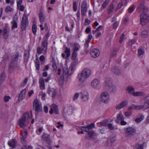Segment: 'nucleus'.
Returning a JSON list of instances; mask_svg holds the SVG:
<instances>
[{
  "label": "nucleus",
  "mask_w": 149,
  "mask_h": 149,
  "mask_svg": "<svg viewBox=\"0 0 149 149\" xmlns=\"http://www.w3.org/2000/svg\"><path fill=\"white\" fill-rule=\"evenodd\" d=\"M78 63V60H74L71 64L69 69L68 70L67 66L64 67L63 68V70L60 69L58 70V74L61 75L59 82V84L62 85L63 84L64 81L66 80L68 75L72 74L75 68V65Z\"/></svg>",
  "instance_id": "nucleus-1"
},
{
  "label": "nucleus",
  "mask_w": 149,
  "mask_h": 149,
  "mask_svg": "<svg viewBox=\"0 0 149 149\" xmlns=\"http://www.w3.org/2000/svg\"><path fill=\"white\" fill-rule=\"evenodd\" d=\"M138 11L141 13L140 15V24L143 26H145L148 22L149 17L147 14L148 8L144 5V2H141L137 8Z\"/></svg>",
  "instance_id": "nucleus-2"
},
{
  "label": "nucleus",
  "mask_w": 149,
  "mask_h": 149,
  "mask_svg": "<svg viewBox=\"0 0 149 149\" xmlns=\"http://www.w3.org/2000/svg\"><path fill=\"white\" fill-rule=\"evenodd\" d=\"M49 36V33L46 34L43 38V41L41 43V47H39L37 48V52L38 54L42 53L45 54L47 53V41Z\"/></svg>",
  "instance_id": "nucleus-3"
},
{
  "label": "nucleus",
  "mask_w": 149,
  "mask_h": 149,
  "mask_svg": "<svg viewBox=\"0 0 149 149\" xmlns=\"http://www.w3.org/2000/svg\"><path fill=\"white\" fill-rule=\"evenodd\" d=\"M31 116H29V113L26 112L22 116V118L19 122V124L21 127L23 128L26 125V123H28L29 122L30 119L32 118V114L31 111H30Z\"/></svg>",
  "instance_id": "nucleus-4"
},
{
  "label": "nucleus",
  "mask_w": 149,
  "mask_h": 149,
  "mask_svg": "<svg viewBox=\"0 0 149 149\" xmlns=\"http://www.w3.org/2000/svg\"><path fill=\"white\" fill-rule=\"evenodd\" d=\"M110 100V96L109 93L106 91L102 93L100 97V100L104 104L108 103Z\"/></svg>",
  "instance_id": "nucleus-5"
},
{
  "label": "nucleus",
  "mask_w": 149,
  "mask_h": 149,
  "mask_svg": "<svg viewBox=\"0 0 149 149\" xmlns=\"http://www.w3.org/2000/svg\"><path fill=\"white\" fill-rule=\"evenodd\" d=\"M33 108L36 112H40L42 111L41 104L37 99H35L33 102Z\"/></svg>",
  "instance_id": "nucleus-6"
},
{
  "label": "nucleus",
  "mask_w": 149,
  "mask_h": 149,
  "mask_svg": "<svg viewBox=\"0 0 149 149\" xmlns=\"http://www.w3.org/2000/svg\"><path fill=\"white\" fill-rule=\"evenodd\" d=\"M124 117L121 111H120L117 115L116 119L115 120L116 122L118 123H120L121 125H125L127 123L124 120Z\"/></svg>",
  "instance_id": "nucleus-7"
},
{
  "label": "nucleus",
  "mask_w": 149,
  "mask_h": 149,
  "mask_svg": "<svg viewBox=\"0 0 149 149\" xmlns=\"http://www.w3.org/2000/svg\"><path fill=\"white\" fill-rule=\"evenodd\" d=\"M77 78L78 81L80 83L79 86L81 87L85 86V84L84 82L86 81L88 78L81 73L78 74Z\"/></svg>",
  "instance_id": "nucleus-8"
},
{
  "label": "nucleus",
  "mask_w": 149,
  "mask_h": 149,
  "mask_svg": "<svg viewBox=\"0 0 149 149\" xmlns=\"http://www.w3.org/2000/svg\"><path fill=\"white\" fill-rule=\"evenodd\" d=\"M100 80L97 79H93L91 83V87L95 89H98L100 88Z\"/></svg>",
  "instance_id": "nucleus-9"
},
{
  "label": "nucleus",
  "mask_w": 149,
  "mask_h": 149,
  "mask_svg": "<svg viewBox=\"0 0 149 149\" xmlns=\"http://www.w3.org/2000/svg\"><path fill=\"white\" fill-rule=\"evenodd\" d=\"M124 130L127 134L130 136L134 135L136 133V130L134 128L132 127L124 128Z\"/></svg>",
  "instance_id": "nucleus-10"
},
{
  "label": "nucleus",
  "mask_w": 149,
  "mask_h": 149,
  "mask_svg": "<svg viewBox=\"0 0 149 149\" xmlns=\"http://www.w3.org/2000/svg\"><path fill=\"white\" fill-rule=\"evenodd\" d=\"M21 26L22 28H26L28 27V22L26 15L24 13L22 18Z\"/></svg>",
  "instance_id": "nucleus-11"
},
{
  "label": "nucleus",
  "mask_w": 149,
  "mask_h": 149,
  "mask_svg": "<svg viewBox=\"0 0 149 149\" xmlns=\"http://www.w3.org/2000/svg\"><path fill=\"white\" fill-rule=\"evenodd\" d=\"M81 97L82 100L85 102L87 101L89 98V95L88 92L86 91H83L80 93Z\"/></svg>",
  "instance_id": "nucleus-12"
},
{
  "label": "nucleus",
  "mask_w": 149,
  "mask_h": 149,
  "mask_svg": "<svg viewBox=\"0 0 149 149\" xmlns=\"http://www.w3.org/2000/svg\"><path fill=\"white\" fill-rule=\"evenodd\" d=\"M87 10V5L86 1H83L81 6V13L83 16L85 15Z\"/></svg>",
  "instance_id": "nucleus-13"
},
{
  "label": "nucleus",
  "mask_w": 149,
  "mask_h": 149,
  "mask_svg": "<svg viewBox=\"0 0 149 149\" xmlns=\"http://www.w3.org/2000/svg\"><path fill=\"white\" fill-rule=\"evenodd\" d=\"M145 107V105H136L133 104L130 107L128 110L131 111L132 109L140 110L144 108Z\"/></svg>",
  "instance_id": "nucleus-14"
},
{
  "label": "nucleus",
  "mask_w": 149,
  "mask_h": 149,
  "mask_svg": "<svg viewBox=\"0 0 149 149\" xmlns=\"http://www.w3.org/2000/svg\"><path fill=\"white\" fill-rule=\"evenodd\" d=\"M94 127V124L93 123H91L90 125L86 126H82L80 127V129L82 131L88 132L90 130L92 129Z\"/></svg>",
  "instance_id": "nucleus-15"
},
{
  "label": "nucleus",
  "mask_w": 149,
  "mask_h": 149,
  "mask_svg": "<svg viewBox=\"0 0 149 149\" xmlns=\"http://www.w3.org/2000/svg\"><path fill=\"white\" fill-rule=\"evenodd\" d=\"M72 111V110L71 107H66L65 108L63 112V116H65L71 114Z\"/></svg>",
  "instance_id": "nucleus-16"
},
{
  "label": "nucleus",
  "mask_w": 149,
  "mask_h": 149,
  "mask_svg": "<svg viewBox=\"0 0 149 149\" xmlns=\"http://www.w3.org/2000/svg\"><path fill=\"white\" fill-rule=\"evenodd\" d=\"M100 54V51L98 49H93L90 52L91 56L94 58L98 57L99 56Z\"/></svg>",
  "instance_id": "nucleus-17"
},
{
  "label": "nucleus",
  "mask_w": 149,
  "mask_h": 149,
  "mask_svg": "<svg viewBox=\"0 0 149 149\" xmlns=\"http://www.w3.org/2000/svg\"><path fill=\"white\" fill-rule=\"evenodd\" d=\"M81 73L88 78L91 75V71L89 69L85 68L83 70Z\"/></svg>",
  "instance_id": "nucleus-18"
},
{
  "label": "nucleus",
  "mask_w": 149,
  "mask_h": 149,
  "mask_svg": "<svg viewBox=\"0 0 149 149\" xmlns=\"http://www.w3.org/2000/svg\"><path fill=\"white\" fill-rule=\"evenodd\" d=\"M49 112L51 114H52L53 113H54L56 114H58V111L57 106L55 104H52Z\"/></svg>",
  "instance_id": "nucleus-19"
},
{
  "label": "nucleus",
  "mask_w": 149,
  "mask_h": 149,
  "mask_svg": "<svg viewBox=\"0 0 149 149\" xmlns=\"http://www.w3.org/2000/svg\"><path fill=\"white\" fill-rule=\"evenodd\" d=\"M128 104V102L126 100L123 101L118 104L116 107L117 109H120L125 107Z\"/></svg>",
  "instance_id": "nucleus-20"
},
{
  "label": "nucleus",
  "mask_w": 149,
  "mask_h": 149,
  "mask_svg": "<svg viewBox=\"0 0 149 149\" xmlns=\"http://www.w3.org/2000/svg\"><path fill=\"white\" fill-rule=\"evenodd\" d=\"M94 30L92 31V33L93 34H95L96 38H99L101 35L102 29H95Z\"/></svg>",
  "instance_id": "nucleus-21"
},
{
  "label": "nucleus",
  "mask_w": 149,
  "mask_h": 149,
  "mask_svg": "<svg viewBox=\"0 0 149 149\" xmlns=\"http://www.w3.org/2000/svg\"><path fill=\"white\" fill-rule=\"evenodd\" d=\"M26 91L25 89L22 90L19 95L18 99L19 101H22L25 97Z\"/></svg>",
  "instance_id": "nucleus-22"
},
{
  "label": "nucleus",
  "mask_w": 149,
  "mask_h": 149,
  "mask_svg": "<svg viewBox=\"0 0 149 149\" xmlns=\"http://www.w3.org/2000/svg\"><path fill=\"white\" fill-rule=\"evenodd\" d=\"M39 84L40 87L41 89L43 90L45 88L44 80L42 77H41L39 79Z\"/></svg>",
  "instance_id": "nucleus-23"
},
{
  "label": "nucleus",
  "mask_w": 149,
  "mask_h": 149,
  "mask_svg": "<svg viewBox=\"0 0 149 149\" xmlns=\"http://www.w3.org/2000/svg\"><path fill=\"white\" fill-rule=\"evenodd\" d=\"M17 141L15 139H13L8 141V144L9 146L12 148L15 147Z\"/></svg>",
  "instance_id": "nucleus-24"
},
{
  "label": "nucleus",
  "mask_w": 149,
  "mask_h": 149,
  "mask_svg": "<svg viewBox=\"0 0 149 149\" xmlns=\"http://www.w3.org/2000/svg\"><path fill=\"white\" fill-rule=\"evenodd\" d=\"M126 89L129 94L133 95V94L135 91V89L134 87L129 86L127 87Z\"/></svg>",
  "instance_id": "nucleus-25"
},
{
  "label": "nucleus",
  "mask_w": 149,
  "mask_h": 149,
  "mask_svg": "<svg viewBox=\"0 0 149 149\" xmlns=\"http://www.w3.org/2000/svg\"><path fill=\"white\" fill-rule=\"evenodd\" d=\"M113 84L112 80L110 78H107L105 82V85L109 87L111 86Z\"/></svg>",
  "instance_id": "nucleus-26"
},
{
  "label": "nucleus",
  "mask_w": 149,
  "mask_h": 149,
  "mask_svg": "<svg viewBox=\"0 0 149 149\" xmlns=\"http://www.w3.org/2000/svg\"><path fill=\"white\" fill-rule=\"evenodd\" d=\"M42 137L43 139L48 142H50V136L49 135L44 133H43Z\"/></svg>",
  "instance_id": "nucleus-27"
},
{
  "label": "nucleus",
  "mask_w": 149,
  "mask_h": 149,
  "mask_svg": "<svg viewBox=\"0 0 149 149\" xmlns=\"http://www.w3.org/2000/svg\"><path fill=\"white\" fill-rule=\"evenodd\" d=\"M39 17L41 22H43L44 21L45 17L43 13L41 11H40L39 13Z\"/></svg>",
  "instance_id": "nucleus-28"
},
{
  "label": "nucleus",
  "mask_w": 149,
  "mask_h": 149,
  "mask_svg": "<svg viewBox=\"0 0 149 149\" xmlns=\"http://www.w3.org/2000/svg\"><path fill=\"white\" fill-rule=\"evenodd\" d=\"M3 33V38L5 39H7L8 36V32L7 29H4Z\"/></svg>",
  "instance_id": "nucleus-29"
},
{
  "label": "nucleus",
  "mask_w": 149,
  "mask_h": 149,
  "mask_svg": "<svg viewBox=\"0 0 149 149\" xmlns=\"http://www.w3.org/2000/svg\"><path fill=\"white\" fill-rule=\"evenodd\" d=\"M145 94L144 93L141 91H138V92H135L133 94V96L135 97H137V96H143Z\"/></svg>",
  "instance_id": "nucleus-30"
},
{
  "label": "nucleus",
  "mask_w": 149,
  "mask_h": 149,
  "mask_svg": "<svg viewBox=\"0 0 149 149\" xmlns=\"http://www.w3.org/2000/svg\"><path fill=\"white\" fill-rule=\"evenodd\" d=\"M80 48L79 45L78 44L75 43L73 45V50L74 52H76L78 51Z\"/></svg>",
  "instance_id": "nucleus-31"
},
{
  "label": "nucleus",
  "mask_w": 149,
  "mask_h": 149,
  "mask_svg": "<svg viewBox=\"0 0 149 149\" xmlns=\"http://www.w3.org/2000/svg\"><path fill=\"white\" fill-rule=\"evenodd\" d=\"M112 71L115 74L119 75L120 73V70L118 67H116L112 69Z\"/></svg>",
  "instance_id": "nucleus-32"
},
{
  "label": "nucleus",
  "mask_w": 149,
  "mask_h": 149,
  "mask_svg": "<svg viewBox=\"0 0 149 149\" xmlns=\"http://www.w3.org/2000/svg\"><path fill=\"white\" fill-rule=\"evenodd\" d=\"M65 53L66 54V57L67 58L69 57L70 55V49L68 47L65 48Z\"/></svg>",
  "instance_id": "nucleus-33"
},
{
  "label": "nucleus",
  "mask_w": 149,
  "mask_h": 149,
  "mask_svg": "<svg viewBox=\"0 0 149 149\" xmlns=\"http://www.w3.org/2000/svg\"><path fill=\"white\" fill-rule=\"evenodd\" d=\"M88 134L91 138L96 136V133L93 130L89 131Z\"/></svg>",
  "instance_id": "nucleus-34"
},
{
  "label": "nucleus",
  "mask_w": 149,
  "mask_h": 149,
  "mask_svg": "<svg viewBox=\"0 0 149 149\" xmlns=\"http://www.w3.org/2000/svg\"><path fill=\"white\" fill-rule=\"evenodd\" d=\"M109 90L111 92H113L116 91V88L115 85H114L113 84L111 85V86L109 87Z\"/></svg>",
  "instance_id": "nucleus-35"
},
{
  "label": "nucleus",
  "mask_w": 149,
  "mask_h": 149,
  "mask_svg": "<svg viewBox=\"0 0 149 149\" xmlns=\"http://www.w3.org/2000/svg\"><path fill=\"white\" fill-rule=\"evenodd\" d=\"M114 7L112 4H110L108 10V13L110 14L114 10Z\"/></svg>",
  "instance_id": "nucleus-36"
},
{
  "label": "nucleus",
  "mask_w": 149,
  "mask_h": 149,
  "mask_svg": "<svg viewBox=\"0 0 149 149\" xmlns=\"http://www.w3.org/2000/svg\"><path fill=\"white\" fill-rule=\"evenodd\" d=\"M92 38V36L91 34H89L88 36V38L87 40L86 41V43L85 45V47H88V43L91 40V39Z\"/></svg>",
  "instance_id": "nucleus-37"
},
{
  "label": "nucleus",
  "mask_w": 149,
  "mask_h": 149,
  "mask_svg": "<svg viewBox=\"0 0 149 149\" xmlns=\"http://www.w3.org/2000/svg\"><path fill=\"white\" fill-rule=\"evenodd\" d=\"M5 78V74L4 72H3L0 75V85L1 84Z\"/></svg>",
  "instance_id": "nucleus-38"
},
{
  "label": "nucleus",
  "mask_w": 149,
  "mask_h": 149,
  "mask_svg": "<svg viewBox=\"0 0 149 149\" xmlns=\"http://www.w3.org/2000/svg\"><path fill=\"white\" fill-rule=\"evenodd\" d=\"M144 118V116L143 115H141L140 117L136 118L135 119V121L137 123H140Z\"/></svg>",
  "instance_id": "nucleus-39"
},
{
  "label": "nucleus",
  "mask_w": 149,
  "mask_h": 149,
  "mask_svg": "<svg viewBox=\"0 0 149 149\" xmlns=\"http://www.w3.org/2000/svg\"><path fill=\"white\" fill-rule=\"evenodd\" d=\"M18 58V56H15V59L13 61V62H12L10 63V68L11 69H13V68H14L15 67L14 66L16 65V64H14V62H16L17 59Z\"/></svg>",
  "instance_id": "nucleus-40"
},
{
  "label": "nucleus",
  "mask_w": 149,
  "mask_h": 149,
  "mask_svg": "<svg viewBox=\"0 0 149 149\" xmlns=\"http://www.w3.org/2000/svg\"><path fill=\"white\" fill-rule=\"evenodd\" d=\"M138 55L139 56L143 54L144 53V50L143 48H139L138 49Z\"/></svg>",
  "instance_id": "nucleus-41"
},
{
  "label": "nucleus",
  "mask_w": 149,
  "mask_h": 149,
  "mask_svg": "<svg viewBox=\"0 0 149 149\" xmlns=\"http://www.w3.org/2000/svg\"><path fill=\"white\" fill-rule=\"evenodd\" d=\"M145 144V143H144L137 144L136 146V149H143Z\"/></svg>",
  "instance_id": "nucleus-42"
},
{
  "label": "nucleus",
  "mask_w": 149,
  "mask_h": 149,
  "mask_svg": "<svg viewBox=\"0 0 149 149\" xmlns=\"http://www.w3.org/2000/svg\"><path fill=\"white\" fill-rule=\"evenodd\" d=\"M141 35L143 38H146L148 35V31L146 30L143 31L141 33Z\"/></svg>",
  "instance_id": "nucleus-43"
},
{
  "label": "nucleus",
  "mask_w": 149,
  "mask_h": 149,
  "mask_svg": "<svg viewBox=\"0 0 149 149\" xmlns=\"http://www.w3.org/2000/svg\"><path fill=\"white\" fill-rule=\"evenodd\" d=\"M109 2V0H105L103 2L102 7L103 8H105L108 5Z\"/></svg>",
  "instance_id": "nucleus-44"
},
{
  "label": "nucleus",
  "mask_w": 149,
  "mask_h": 149,
  "mask_svg": "<svg viewBox=\"0 0 149 149\" xmlns=\"http://www.w3.org/2000/svg\"><path fill=\"white\" fill-rule=\"evenodd\" d=\"M77 54L75 52H73L72 55V59L74 60H78L77 59Z\"/></svg>",
  "instance_id": "nucleus-45"
},
{
  "label": "nucleus",
  "mask_w": 149,
  "mask_h": 149,
  "mask_svg": "<svg viewBox=\"0 0 149 149\" xmlns=\"http://www.w3.org/2000/svg\"><path fill=\"white\" fill-rule=\"evenodd\" d=\"M108 121L105 120L103 121L100 123V125L103 126H106L108 125Z\"/></svg>",
  "instance_id": "nucleus-46"
},
{
  "label": "nucleus",
  "mask_w": 149,
  "mask_h": 149,
  "mask_svg": "<svg viewBox=\"0 0 149 149\" xmlns=\"http://www.w3.org/2000/svg\"><path fill=\"white\" fill-rule=\"evenodd\" d=\"M136 42V40H130L129 41L128 43V45L129 46H131L132 45H133L135 42Z\"/></svg>",
  "instance_id": "nucleus-47"
},
{
  "label": "nucleus",
  "mask_w": 149,
  "mask_h": 149,
  "mask_svg": "<svg viewBox=\"0 0 149 149\" xmlns=\"http://www.w3.org/2000/svg\"><path fill=\"white\" fill-rule=\"evenodd\" d=\"M11 23L12 24V28H16L17 27V23L15 20H14L13 22H11Z\"/></svg>",
  "instance_id": "nucleus-48"
},
{
  "label": "nucleus",
  "mask_w": 149,
  "mask_h": 149,
  "mask_svg": "<svg viewBox=\"0 0 149 149\" xmlns=\"http://www.w3.org/2000/svg\"><path fill=\"white\" fill-rule=\"evenodd\" d=\"M132 114V112L130 111H126L124 113V115L126 117L130 116Z\"/></svg>",
  "instance_id": "nucleus-49"
},
{
  "label": "nucleus",
  "mask_w": 149,
  "mask_h": 149,
  "mask_svg": "<svg viewBox=\"0 0 149 149\" xmlns=\"http://www.w3.org/2000/svg\"><path fill=\"white\" fill-rule=\"evenodd\" d=\"M12 10V8L10 6H7L5 10V11L6 13H7L9 12H11Z\"/></svg>",
  "instance_id": "nucleus-50"
},
{
  "label": "nucleus",
  "mask_w": 149,
  "mask_h": 149,
  "mask_svg": "<svg viewBox=\"0 0 149 149\" xmlns=\"http://www.w3.org/2000/svg\"><path fill=\"white\" fill-rule=\"evenodd\" d=\"M10 98L11 97L10 96L6 95L4 97V101L5 102H7L9 101Z\"/></svg>",
  "instance_id": "nucleus-51"
},
{
  "label": "nucleus",
  "mask_w": 149,
  "mask_h": 149,
  "mask_svg": "<svg viewBox=\"0 0 149 149\" xmlns=\"http://www.w3.org/2000/svg\"><path fill=\"white\" fill-rule=\"evenodd\" d=\"M125 35L124 34H122L119 40V42L120 43H122L123 41L125 39Z\"/></svg>",
  "instance_id": "nucleus-52"
},
{
  "label": "nucleus",
  "mask_w": 149,
  "mask_h": 149,
  "mask_svg": "<svg viewBox=\"0 0 149 149\" xmlns=\"http://www.w3.org/2000/svg\"><path fill=\"white\" fill-rule=\"evenodd\" d=\"M22 137L24 138H26L27 136V132L26 130H24V132L22 133Z\"/></svg>",
  "instance_id": "nucleus-53"
},
{
  "label": "nucleus",
  "mask_w": 149,
  "mask_h": 149,
  "mask_svg": "<svg viewBox=\"0 0 149 149\" xmlns=\"http://www.w3.org/2000/svg\"><path fill=\"white\" fill-rule=\"evenodd\" d=\"M135 8V7L134 6H133L132 7L129 8L128 9V12L129 13H131L134 10Z\"/></svg>",
  "instance_id": "nucleus-54"
},
{
  "label": "nucleus",
  "mask_w": 149,
  "mask_h": 149,
  "mask_svg": "<svg viewBox=\"0 0 149 149\" xmlns=\"http://www.w3.org/2000/svg\"><path fill=\"white\" fill-rule=\"evenodd\" d=\"M34 93V92L33 90H31L29 91L28 93V95L29 97H31V95Z\"/></svg>",
  "instance_id": "nucleus-55"
},
{
  "label": "nucleus",
  "mask_w": 149,
  "mask_h": 149,
  "mask_svg": "<svg viewBox=\"0 0 149 149\" xmlns=\"http://www.w3.org/2000/svg\"><path fill=\"white\" fill-rule=\"evenodd\" d=\"M79 94L78 93H76L73 97V99L74 100H76L79 97Z\"/></svg>",
  "instance_id": "nucleus-56"
},
{
  "label": "nucleus",
  "mask_w": 149,
  "mask_h": 149,
  "mask_svg": "<svg viewBox=\"0 0 149 149\" xmlns=\"http://www.w3.org/2000/svg\"><path fill=\"white\" fill-rule=\"evenodd\" d=\"M77 3L76 1H74L73 2V8L74 10L76 11H77Z\"/></svg>",
  "instance_id": "nucleus-57"
},
{
  "label": "nucleus",
  "mask_w": 149,
  "mask_h": 149,
  "mask_svg": "<svg viewBox=\"0 0 149 149\" xmlns=\"http://www.w3.org/2000/svg\"><path fill=\"white\" fill-rule=\"evenodd\" d=\"M129 20V18L127 17L125 18L123 21V23L125 24H126Z\"/></svg>",
  "instance_id": "nucleus-58"
},
{
  "label": "nucleus",
  "mask_w": 149,
  "mask_h": 149,
  "mask_svg": "<svg viewBox=\"0 0 149 149\" xmlns=\"http://www.w3.org/2000/svg\"><path fill=\"white\" fill-rule=\"evenodd\" d=\"M22 0H17V7L19 8V6H20L22 3Z\"/></svg>",
  "instance_id": "nucleus-59"
},
{
  "label": "nucleus",
  "mask_w": 149,
  "mask_h": 149,
  "mask_svg": "<svg viewBox=\"0 0 149 149\" xmlns=\"http://www.w3.org/2000/svg\"><path fill=\"white\" fill-rule=\"evenodd\" d=\"M107 126L108 128L110 130H113L114 129V127L112 126V125L111 124H109Z\"/></svg>",
  "instance_id": "nucleus-60"
},
{
  "label": "nucleus",
  "mask_w": 149,
  "mask_h": 149,
  "mask_svg": "<svg viewBox=\"0 0 149 149\" xmlns=\"http://www.w3.org/2000/svg\"><path fill=\"white\" fill-rule=\"evenodd\" d=\"M51 78V76L50 75H49L45 79V82H48L49 80H50Z\"/></svg>",
  "instance_id": "nucleus-61"
},
{
  "label": "nucleus",
  "mask_w": 149,
  "mask_h": 149,
  "mask_svg": "<svg viewBox=\"0 0 149 149\" xmlns=\"http://www.w3.org/2000/svg\"><path fill=\"white\" fill-rule=\"evenodd\" d=\"M19 10L20 11H22L24 10V7L23 5H20V6H19Z\"/></svg>",
  "instance_id": "nucleus-62"
},
{
  "label": "nucleus",
  "mask_w": 149,
  "mask_h": 149,
  "mask_svg": "<svg viewBox=\"0 0 149 149\" xmlns=\"http://www.w3.org/2000/svg\"><path fill=\"white\" fill-rule=\"evenodd\" d=\"M41 99L42 100H44L45 99V97L46 96V95L45 93H43L41 94Z\"/></svg>",
  "instance_id": "nucleus-63"
},
{
  "label": "nucleus",
  "mask_w": 149,
  "mask_h": 149,
  "mask_svg": "<svg viewBox=\"0 0 149 149\" xmlns=\"http://www.w3.org/2000/svg\"><path fill=\"white\" fill-rule=\"evenodd\" d=\"M44 110L45 113H47L48 111V109L47 106H45L44 107Z\"/></svg>",
  "instance_id": "nucleus-64"
}]
</instances>
